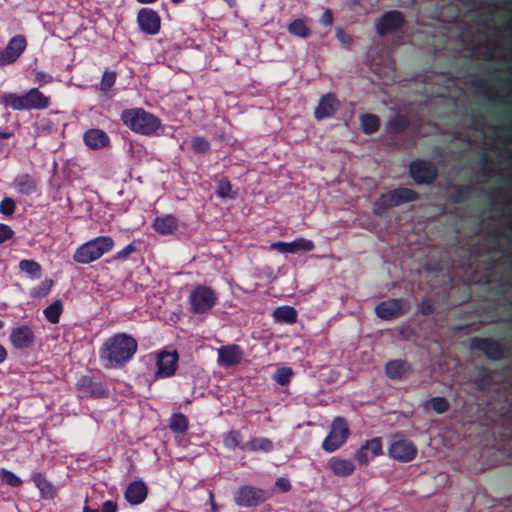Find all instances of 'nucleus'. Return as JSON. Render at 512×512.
<instances>
[{"mask_svg": "<svg viewBox=\"0 0 512 512\" xmlns=\"http://www.w3.org/2000/svg\"><path fill=\"white\" fill-rule=\"evenodd\" d=\"M62 313V305L60 301H55L44 309V315L47 320L53 324L59 322Z\"/></svg>", "mask_w": 512, "mask_h": 512, "instance_id": "2f4dec72", "label": "nucleus"}, {"mask_svg": "<svg viewBox=\"0 0 512 512\" xmlns=\"http://www.w3.org/2000/svg\"><path fill=\"white\" fill-rule=\"evenodd\" d=\"M3 327V322L0 320V329Z\"/></svg>", "mask_w": 512, "mask_h": 512, "instance_id": "052dcab7", "label": "nucleus"}, {"mask_svg": "<svg viewBox=\"0 0 512 512\" xmlns=\"http://www.w3.org/2000/svg\"><path fill=\"white\" fill-rule=\"evenodd\" d=\"M26 47L27 40L23 35L12 37L0 51V68L15 63L24 53Z\"/></svg>", "mask_w": 512, "mask_h": 512, "instance_id": "6e6552de", "label": "nucleus"}, {"mask_svg": "<svg viewBox=\"0 0 512 512\" xmlns=\"http://www.w3.org/2000/svg\"><path fill=\"white\" fill-rule=\"evenodd\" d=\"M275 487L280 491V492H287L290 490L291 488V485H290V482L288 479L286 478H283V477H280L276 480L275 482Z\"/></svg>", "mask_w": 512, "mask_h": 512, "instance_id": "49530a36", "label": "nucleus"}, {"mask_svg": "<svg viewBox=\"0 0 512 512\" xmlns=\"http://www.w3.org/2000/svg\"><path fill=\"white\" fill-rule=\"evenodd\" d=\"M115 80L116 74L114 72H105L102 76L101 88L103 90H108L114 85Z\"/></svg>", "mask_w": 512, "mask_h": 512, "instance_id": "79ce46f5", "label": "nucleus"}, {"mask_svg": "<svg viewBox=\"0 0 512 512\" xmlns=\"http://www.w3.org/2000/svg\"><path fill=\"white\" fill-rule=\"evenodd\" d=\"M0 477L11 487H18L22 484V480L17 475L6 469L0 470Z\"/></svg>", "mask_w": 512, "mask_h": 512, "instance_id": "4c0bfd02", "label": "nucleus"}, {"mask_svg": "<svg viewBox=\"0 0 512 512\" xmlns=\"http://www.w3.org/2000/svg\"><path fill=\"white\" fill-rule=\"evenodd\" d=\"M139 3H142V4H148V3H153L155 2L156 0H137Z\"/></svg>", "mask_w": 512, "mask_h": 512, "instance_id": "4d7b16f0", "label": "nucleus"}, {"mask_svg": "<svg viewBox=\"0 0 512 512\" xmlns=\"http://www.w3.org/2000/svg\"><path fill=\"white\" fill-rule=\"evenodd\" d=\"M169 427L173 432L183 434L188 429L187 418L181 413L174 414L169 421Z\"/></svg>", "mask_w": 512, "mask_h": 512, "instance_id": "c756f323", "label": "nucleus"}, {"mask_svg": "<svg viewBox=\"0 0 512 512\" xmlns=\"http://www.w3.org/2000/svg\"><path fill=\"white\" fill-rule=\"evenodd\" d=\"M288 31L297 37L306 38L311 32L302 19H296L288 26Z\"/></svg>", "mask_w": 512, "mask_h": 512, "instance_id": "7c9ffc66", "label": "nucleus"}, {"mask_svg": "<svg viewBox=\"0 0 512 512\" xmlns=\"http://www.w3.org/2000/svg\"><path fill=\"white\" fill-rule=\"evenodd\" d=\"M268 498L266 491L251 486H245L239 489L235 502L242 507H250L265 501Z\"/></svg>", "mask_w": 512, "mask_h": 512, "instance_id": "ddd939ff", "label": "nucleus"}, {"mask_svg": "<svg viewBox=\"0 0 512 512\" xmlns=\"http://www.w3.org/2000/svg\"><path fill=\"white\" fill-rule=\"evenodd\" d=\"M83 512H99V511L86 506V507H84Z\"/></svg>", "mask_w": 512, "mask_h": 512, "instance_id": "6e6d98bb", "label": "nucleus"}, {"mask_svg": "<svg viewBox=\"0 0 512 512\" xmlns=\"http://www.w3.org/2000/svg\"><path fill=\"white\" fill-rule=\"evenodd\" d=\"M16 209V203L12 198L6 197L0 202V212L3 215L11 216Z\"/></svg>", "mask_w": 512, "mask_h": 512, "instance_id": "a19ab883", "label": "nucleus"}, {"mask_svg": "<svg viewBox=\"0 0 512 512\" xmlns=\"http://www.w3.org/2000/svg\"><path fill=\"white\" fill-rule=\"evenodd\" d=\"M294 372L290 367L278 368L273 374V379L280 385H287Z\"/></svg>", "mask_w": 512, "mask_h": 512, "instance_id": "c9c22d12", "label": "nucleus"}, {"mask_svg": "<svg viewBox=\"0 0 512 512\" xmlns=\"http://www.w3.org/2000/svg\"><path fill=\"white\" fill-rule=\"evenodd\" d=\"M19 268L22 272L27 273L33 277H39L41 266L34 260H22L19 263Z\"/></svg>", "mask_w": 512, "mask_h": 512, "instance_id": "72a5a7b5", "label": "nucleus"}, {"mask_svg": "<svg viewBox=\"0 0 512 512\" xmlns=\"http://www.w3.org/2000/svg\"><path fill=\"white\" fill-rule=\"evenodd\" d=\"M156 232L162 235L172 234L178 227L177 220L172 215H164L157 217L153 222Z\"/></svg>", "mask_w": 512, "mask_h": 512, "instance_id": "5701e85b", "label": "nucleus"}, {"mask_svg": "<svg viewBox=\"0 0 512 512\" xmlns=\"http://www.w3.org/2000/svg\"><path fill=\"white\" fill-rule=\"evenodd\" d=\"M389 456L399 462H410L416 454L417 448L414 443L408 439L395 438L388 448Z\"/></svg>", "mask_w": 512, "mask_h": 512, "instance_id": "1a4fd4ad", "label": "nucleus"}, {"mask_svg": "<svg viewBox=\"0 0 512 512\" xmlns=\"http://www.w3.org/2000/svg\"><path fill=\"white\" fill-rule=\"evenodd\" d=\"M336 36L343 45H349L352 42V38L349 34L345 33L342 29H336Z\"/></svg>", "mask_w": 512, "mask_h": 512, "instance_id": "de8ad7c7", "label": "nucleus"}, {"mask_svg": "<svg viewBox=\"0 0 512 512\" xmlns=\"http://www.w3.org/2000/svg\"><path fill=\"white\" fill-rule=\"evenodd\" d=\"M382 453V440L380 437H375L362 444L359 450L355 452L354 458L359 464L365 465L371 458L382 455Z\"/></svg>", "mask_w": 512, "mask_h": 512, "instance_id": "f8f14e48", "label": "nucleus"}, {"mask_svg": "<svg viewBox=\"0 0 512 512\" xmlns=\"http://www.w3.org/2000/svg\"><path fill=\"white\" fill-rule=\"evenodd\" d=\"M410 173L412 178L417 183H428L435 178L434 167L424 161H415L410 166Z\"/></svg>", "mask_w": 512, "mask_h": 512, "instance_id": "dca6fc26", "label": "nucleus"}, {"mask_svg": "<svg viewBox=\"0 0 512 512\" xmlns=\"http://www.w3.org/2000/svg\"><path fill=\"white\" fill-rule=\"evenodd\" d=\"M361 125L365 133H373L378 129L379 120L375 115H363L361 117Z\"/></svg>", "mask_w": 512, "mask_h": 512, "instance_id": "e433bc0d", "label": "nucleus"}, {"mask_svg": "<svg viewBox=\"0 0 512 512\" xmlns=\"http://www.w3.org/2000/svg\"><path fill=\"white\" fill-rule=\"evenodd\" d=\"M244 449L249 451H263L268 452L272 449V443L267 438H254L247 442L244 446Z\"/></svg>", "mask_w": 512, "mask_h": 512, "instance_id": "c85d7f7f", "label": "nucleus"}, {"mask_svg": "<svg viewBox=\"0 0 512 512\" xmlns=\"http://www.w3.org/2000/svg\"><path fill=\"white\" fill-rule=\"evenodd\" d=\"M349 437L347 421L343 417H335L332 421L330 431L322 442V448L328 453L339 449Z\"/></svg>", "mask_w": 512, "mask_h": 512, "instance_id": "39448f33", "label": "nucleus"}, {"mask_svg": "<svg viewBox=\"0 0 512 512\" xmlns=\"http://www.w3.org/2000/svg\"><path fill=\"white\" fill-rule=\"evenodd\" d=\"M117 505L111 500H107L102 504L101 512H116Z\"/></svg>", "mask_w": 512, "mask_h": 512, "instance_id": "3c124183", "label": "nucleus"}, {"mask_svg": "<svg viewBox=\"0 0 512 512\" xmlns=\"http://www.w3.org/2000/svg\"><path fill=\"white\" fill-rule=\"evenodd\" d=\"M33 481L37 488L40 490L42 497L52 498L54 495L53 486L42 474H34Z\"/></svg>", "mask_w": 512, "mask_h": 512, "instance_id": "cd10ccee", "label": "nucleus"}, {"mask_svg": "<svg viewBox=\"0 0 512 512\" xmlns=\"http://www.w3.org/2000/svg\"><path fill=\"white\" fill-rule=\"evenodd\" d=\"M84 142L91 149H100L109 144V137L100 129H90L84 134Z\"/></svg>", "mask_w": 512, "mask_h": 512, "instance_id": "4be33fe9", "label": "nucleus"}, {"mask_svg": "<svg viewBox=\"0 0 512 512\" xmlns=\"http://www.w3.org/2000/svg\"><path fill=\"white\" fill-rule=\"evenodd\" d=\"M178 354L173 352H160L156 354L157 370L155 372L156 378L169 377L173 375L177 368Z\"/></svg>", "mask_w": 512, "mask_h": 512, "instance_id": "9b49d317", "label": "nucleus"}, {"mask_svg": "<svg viewBox=\"0 0 512 512\" xmlns=\"http://www.w3.org/2000/svg\"><path fill=\"white\" fill-rule=\"evenodd\" d=\"M425 409H432L436 413H444L449 409L448 401L443 397H434L428 400L425 405Z\"/></svg>", "mask_w": 512, "mask_h": 512, "instance_id": "473e14b6", "label": "nucleus"}, {"mask_svg": "<svg viewBox=\"0 0 512 512\" xmlns=\"http://www.w3.org/2000/svg\"><path fill=\"white\" fill-rule=\"evenodd\" d=\"M192 147L195 151L203 153L209 149V143L203 137H196L192 141Z\"/></svg>", "mask_w": 512, "mask_h": 512, "instance_id": "37998d69", "label": "nucleus"}, {"mask_svg": "<svg viewBox=\"0 0 512 512\" xmlns=\"http://www.w3.org/2000/svg\"><path fill=\"white\" fill-rule=\"evenodd\" d=\"M339 108V102L333 94L324 95L317 107L315 108V117L317 119H324L327 117H331L336 110Z\"/></svg>", "mask_w": 512, "mask_h": 512, "instance_id": "6ab92c4d", "label": "nucleus"}, {"mask_svg": "<svg viewBox=\"0 0 512 512\" xmlns=\"http://www.w3.org/2000/svg\"><path fill=\"white\" fill-rule=\"evenodd\" d=\"M147 496V487L142 481L132 482L126 489L125 498L132 504L137 505L142 503Z\"/></svg>", "mask_w": 512, "mask_h": 512, "instance_id": "412c9836", "label": "nucleus"}, {"mask_svg": "<svg viewBox=\"0 0 512 512\" xmlns=\"http://www.w3.org/2000/svg\"><path fill=\"white\" fill-rule=\"evenodd\" d=\"M114 241L110 236H99L80 245L73 254L78 264H89L112 250Z\"/></svg>", "mask_w": 512, "mask_h": 512, "instance_id": "20e7f679", "label": "nucleus"}, {"mask_svg": "<svg viewBox=\"0 0 512 512\" xmlns=\"http://www.w3.org/2000/svg\"><path fill=\"white\" fill-rule=\"evenodd\" d=\"M13 185L22 194H29L35 190V182L29 175H20L15 178Z\"/></svg>", "mask_w": 512, "mask_h": 512, "instance_id": "bb28decb", "label": "nucleus"}, {"mask_svg": "<svg viewBox=\"0 0 512 512\" xmlns=\"http://www.w3.org/2000/svg\"><path fill=\"white\" fill-rule=\"evenodd\" d=\"M269 249L281 254H289V242H274L269 246Z\"/></svg>", "mask_w": 512, "mask_h": 512, "instance_id": "c03bdc74", "label": "nucleus"}, {"mask_svg": "<svg viewBox=\"0 0 512 512\" xmlns=\"http://www.w3.org/2000/svg\"><path fill=\"white\" fill-rule=\"evenodd\" d=\"M217 194L221 198H234V193L232 192L231 183L227 179H222L219 181L217 186Z\"/></svg>", "mask_w": 512, "mask_h": 512, "instance_id": "58836bf2", "label": "nucleus"}, {"mask_svg": "<svg viewBox=\"0 0 512 512\" xmlns=\"http://www.w3.org/2000/svg\"><path fill=\"white\" fill-rule=\"evenodd\" d=\"M10 136V133H0V138H9Z\"/></svg>", "mask_w": 512, "mask_h": 512, "instance_id": "13d9d810", "label": "nucleus"}, {"mask_svg": "<svg viewBox=\"0 0 512 512\" xmlns=\"http://www.w3.org/2000/svg\"><path fill=\"white\" fill-rule=\"evenodd\" d=\"M172 1L177 4V3L182 2L183 0H172Z\"/></svg>", "mask_w": 512, "mask_h": 512, "instance_id": "bf43d9fd", "label": "nucleus"}, {"mask_svg": "<svg viewBox=\"0 0 512 512\" xmlns=\"http://www.w3.org/2000/svg\"><path fill=\"white\" fill-rule=\"evenodd\" d=\"M9 339L15 348L24 349L33 343L34 334L29 327L20 326L12 330Z\"/></svg>", "mask_w": 512, "mask_h": 512, "instance_id": "a211bd4d", "label": "nucleus"}, {"mask_svg": "<svg viewBox=\"0 0 512 512\" xmlns=\"http://www.w3.org/2000/svg\"><path fill=\"white\" fill-rule=\"evenodd\" d=\"M276 322L293 324L297 321V311L291 306H280L273 311Z\"/></svg>", "mask_w": 512, "mask_h": 512, "instance_id": "393cba45", "label": "nucleus"}, {"mask_svg": "<svg viewBox=\"0 0 512 512\" xmlns=\"http://www.w3.org/2000/svg\"><path fill=\"white\" fill-rule=\"evenodd\" d=\"M409 305L400 299H390L379 303L375 312L377 316L383 320H392L407 312Z\"/></svg>", "mask_w": 512, "mask_h": 512, "instance_id": "9d476101", "label": "nucleus"}, {"mask_svg": "<svg viewBox=\"0 0 512 512\" xmlns=\"http://www.w3.org/2000/svg\"><path fill=\"white\" fill-rule=\"evenodd\" d=\"M385 372L390 379H400L410 372V366L405 361L392 360L386 364Z\"/></svg>", "mask_w": 512, "mask_h": 512, "instance_id": "b1692460", "label": "nucleus"}, {"mask_svg": "<svg viewBox=\"0 0 512 512\" xmlns=\"http://www.w3.org/2000/svg\"><path fill=\"white\" fill-rule=\"evenodd\" d=\"M136 350V340L125 333H120L104 342L100 349V358L106 367L114 368L127 362Z\"/></svg>", "mask_w": 512, "mask_h": 512, "instance_id": "f257e3e1", "label": "nucleus"}, {"mask_svg": "<svg viewBox=\"0 0 512 512\" xmlns=\"http://www.w3.org/2000/svg\"><path fill=\"white\" fill-rule=\"evenodd\" d=\"M36 76L39 80L44 81V82H48L50 80V76L46 75L43 72H37Z\"/></svg>", "mask_w": 512, "mask_h": 512, "instance_id": "864d4df0", "label": "nucleus"}, {"mask_svg": "<svg viewBox=\"0 0 512 512\" xmlns=\"http://www.w3.org/2000/svg\"><path fill=\"white\" fill-rule=\"evenodd\" d=\"M416 194L407 188H400L391 191L381 197L374 203L373 211L375 214H381L387 207L399 205L404 202L413 201Z\"/></svg>", "mask_w": 512, "mask_h": 512, "instance_id": "0eeeda50", "label": "nucleus"}, {"mask_svg": "<svg viewBox=\"0 0 512 512\" xmlns=\"http://www.w3.org/2000/svg\"><path fill=\"white\" fill-rule=\"evenodd\" d=\"M328 466L335 476L342 478L352 475L356 469L352 460L342 457L330 458Z\"/></svg>", "mask_w": 512, "mask_h": 512, "instance_id": "f3484780", "label": "nucleus"}, {"mask_svg": "<svg viewBox=\"0 0 512 512\" xmlns=\"http://www.w3.org/2000/svg\"><path fill=\"white\" fill-rule=\"evenodd\" d=\"M315 244L312 240L299 237L289 242V254H295L299 252H310L314 250Z\"/></svg>", "mask_w": 512, "mask_h": 512, "instance_id": "a878e982", "label": "nucleus"}, {"mask_svg": "<svg viewBox=\"0 0 512 512\" xmlns=\"http://www.w3.org/2000/svg\"><path fill=\"white\" fill-rule=\"evenodd\" d=\"M402 23V15L397 11H390L378 20L376 29L379 34H384L396 30Z\"/></svg>", "mask_w": 512, "mask_h": 512, "instance_id": "aec40b11", "label": "nucleus"}, {"mask_svg": "<svg viewBox=\"0 0 512 512\" xmlns=\"http://www.w3.org/2000/svg\"><path fill=\"white\" fill-rule=\"evenodd\" d=\"M320 22L325 26H331L333 23V15L330 10L324 11L320 18Z\"/></svg>", "mask_w": 512, "mask_h": 512, "instance_id": "8fccbe9b", "label": "nucleus"}, {"mask_svg": "<svg viewBox=\"0 0 512 512\" xmlns=\"http://www.w3.org/2000/svg\"><path fill=\"white\" fill-rule=\"evenodd\" d=\"M478 347L493 359L498 358L501 354L498 345L492 340H481Z\"/></svg>", "mask_w": 512, "mask_h": 512, "instance_id": "f704fd0d", "label": "nucleus"}, {"mask_svg": "<svg viewBox=\"0 0 512 512\" xmlns=\"http://www.w3.org/2000/svg\"><path fill=\"white\" fill-rule=\"evenodd\" d=\"M241 441V434L238 431H230L228 432L224 439L223 443L227 448L234 449L236 448Z\"/></svg>", "mask_w": 512, "mask_h": 512, "instance_id": "ea45409f", "label": "nucleus"}, {"mask_svg": "<svg viewBox=\"0 0 512 512\" xmlns=\"http://www.w3.org/2000/svg\"><path fill=\"white\" fill-rule=\"evenodd\" d=\"M243 359L242 349L235 344L222 346L218 349V363L230 367L238 365Z\"/></svg>", "mask_w": 512, "mask_h": 512, "instance_id": "2eb2a0df", "label": "nucleus"}, {"mask_svg": "<svg viewBox=\"0 0 512 512\" xmlns=\"http://www.w3.org/2000/svg\"><path fill=\"white\" fill-rule=\"evenodd\" d=\"M134 251H135V246L133 244H129L117 253L116 258L124 259V258L128 257L130 254H132Z\"/></svg>", "mask_w": 512, "mask_h": 512, "instance_id": "09e8293b", "label": "nucleus"}, {"mask_svg": "<svg viewBox=\"0 0 512 512\" xmlns=\"http://www.w3.org/2000/svg\"><path fill=\"white\" fill-rule=\"evenodd\" d=\"M217 301L214 290L208 286L198 285L189 295L191 308L196 314H203L211 310Z\"/></svg>", "mask_w": 512, "mask_h": 512, "instance_id": "423d86ee", "label": "nucleus"}, {"mask_svg": "<svg viewBox=\"0 0 512 512\" xmlns=\"http://www.w3.org/2000/svg\"><path fill=\"white\" fill-rule=\"evenodd\" d=\"M121 120L131 131L145 136L157 135L162 128L161 120L143 108L123 110Z\"/></svg>", "mask_w": 512, "mask_h": 512, "instance_id": "f03ea898", "label": "nucleus"}, {"mask_svg": "<svg viewBox=\"0 0 512 512\" xmlns=\"http://www.w3.org/2000/svg\"><path fill=\"white\" fill-rule=\"evenodd\" d=\"M7 358V351L4 346L0 345V363H3Z\"/></svg>", "mask_w": 512, "mask_h": 512, "instance_id": "603ef678", "label": "nucleus"}, {"mask_svg": "<svg viewBox=\"0 0 512 512\" xmlns=\"http://www.w3.org/2000/svg\"><path fill=\"white\" fill-rule=\"evenodd\" d=\"M209 502H210V505H211V509L213 512H217V506L214 502V496L212 493H210V496H209Z\"/></svg>", "mask_w": 512, "mask_h": 512, "instance_id": "5fc2aeb1", "label": "nucleus"}, {"mask_svg": "<svg viewBox=\"0 0 512 512\" xmlns=\"http://www.w3.org/2000/svg\"><path fill=\"white\" fill-rule=\"evenodd\" d=\"M13 230L5 224H0V243L5 242L13 237Z\"/></svg>", "mask_w": 512, "mask_h": 512, "instance_id": "a18cd8bd", "label": "nucleus"}, {"mask_svg": "<svg viewBox=\"0 0 512 512\" xmlns=\"http://www.w3.org/2000/svg\"><path fill=\"white\" fill-rule=\"evenodd\" d=\"M0 102L6 108L13 110H40L49 106V98L44 96L37 88H32L25 94L7 93L1 96Z\"/></svg>", "mask_w": 512, "mask_h": 512, "instance_id": "7ed1b4c3", "label": "nucleus"}, {"mask_svg": "<svg viewBox=\"0 0 512 512\" xmlns=\"http://www.w3.org/2000/svg\"><path fill=\"white\" fill-rule=\"evenodd\" d=\"M137 21L140 29L144 33L154 35L160 30V18L158 14L151 9H141L138 13Z\"/></svg>", "mask_w": 512, "mask_h": 512, "instance_id": "4468645a", "label": "nucleus"}]
</instances>
